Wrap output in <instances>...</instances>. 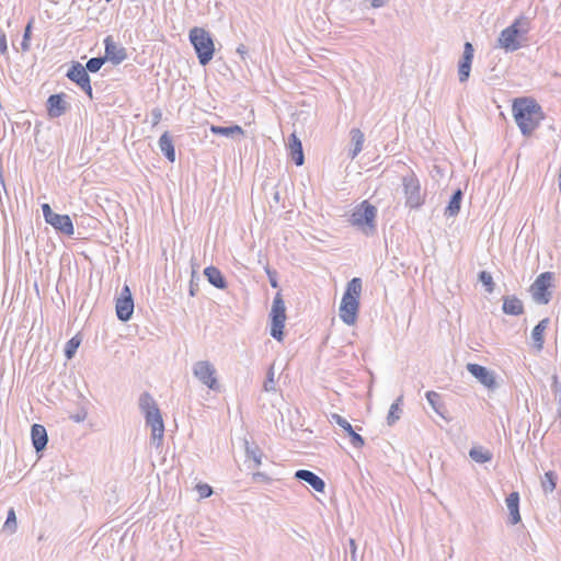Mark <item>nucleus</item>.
I'll list each match as a JSON object with an SVG mask.
<instances>
[{
	"label": "nucleus",
	"mask_w": 561,
	"mask_h": 561,
	"mask_svg": "<svg viewBox=\"0 0 561 561\" xmlns=\"http://www.w3.org/2000/svg\"><path fill=\"white\" fill-rule=\"evenodd\" d=\"M388 0H370V4L373 8H381L383 7Z\"/></svg>",
	"instance_id": "obj_47"
},
{
	"label": "nucleus",
	"mask_w": 561,
	"mask_h": 561,
	"mask_svg": "<svg viewBox=\"0 0 561 561\" xmlns=\"http://www.w3.org/2000/svg\"><path fill=\"white\" fill-rule=\"evenodd\" d=\"M210 131L215 135L233 138L236 135H243V129L239 125H232L228 127L222 126H210Z\"/></svg>",
	"instance_id": "obj_29"
},
{
	"label": "nucleus",
	"mask_w": 561,
	"mask_h": 561,
	"mask_svg": "<svg viewBox=\"0 0 561 561\" xmlns=\"http://www.w3.org/2000/svg\"><path fill=\"white\" fill-rule=\"evenodd\" d=\"M376 207L367 201H364L354 209L350 221L353 226L359 228L365 234H369L373 233L376 228Z\"/></svg>",
	"instance_id": "obj_5"
},
{
	"label": "nucleus",
	"mask_w": 561,
	"mask_h": 561,
	"mask_svg": "<svg viewBox=\"0 0 561 561\" xmlns=\"http://www.w3.org/2000/svg\"><path fill=\"white\" fill-rule=\"evenodd\" d=\"M506 506L510 512V523L515 525L520 522L519 514V495L517 492H512L506 497Z\"/></svg>",
	"instance_id": "obj_22"
},
{
	"label": "nucleus",
	"mask_w": 561,
	"mask_h": 561,
	"mask_svg": "<svg viewBox=\"0 0 561 561\" xmlns=\"http://www.w3.org/2000/svg\"><path fill=\"white\" fill-rule=\"evenodd\" d=\"M271 285H272V287L276 288V287H277V282H276V279L271 278Z\"/></svg>",
	"instance_id": "obj_51"
},
{
	"label": "nucleus",
	"mask_w": 561,
	"mask_h": 561,
	"mask_svg": "<svg viewBox=\"0 0 561 561\" xmlns=\"http://www.w3.org/2000/svg\"><path fill=\"white\" fill-rule=\"evenodd\" d=\"M43 216L47 222L56 213H54L48 204L42 205Z\"/></svg>",
	"instance_id": "obj_44"
},
{
	"label": "nucleus",
	"mask_w": 561,
	"mask_h": 561,
	"mask_svg": "<svg viewBox=\"0 0 561 561\" xmlns=\"http://www.w3.org/2000/svg\"><path fill=\"white\" fill-rule=\"evenodd\" d=\"M80 340L75 336L72 339H70L67 344H66V347H65V356L70 359L73 357L75 353L77 352L79 345H80Z\"/></svg>",
	"instance_id": "obj_36"
},
{
	"label": "nucleus",
	"mask_w": 561,
	"mask_h": 561,
	"mask_svg": "<svg viewBox=\"0 0 561 561\" xmlns=\"http://www.w3.org/2000/svg\"><path fill=\"white\" fill-rule=\"evenodd\" d=\"M253 479H254L255 481H261V480H266V479H267V477H266V474H265V473H263V472H255V473L253 474Z\"/></svg>",
	"instance_id": "obj_48"
},
{
	"label": "nucleus",
	"mask_w": 561,
	"mask_h": 561,
	"mask_svg": "<svg viewBox=\"0 0 561 561\" xmlns=\"http://www.w3.org/2000/svg\"><path fill=\"white\" fill-rule=\"evenodd\" d=\"M503 311L506 314L519 316L524 312V306L516 296H506L503 299Z\"/></svg>",
	"instance_id": "obj_25"
},
{
	"label": "nucleus",
	"mask_w": 561,
	"mask_h": 561,
	"mask_svg": "<svg viewBox=\"0 0 561 561\" xmlns=\"http://www.w3.org/2000/svg\"><path fill=\"white\" fill-rule=\"evenodd\" d=\"M469 456L478 463H484L492 459V453L482 446L472 447L469 450Z\"/></svg>",
	"instance_id": "obj_30"
},
{
	"label": "nucleus",
	"mask_w": 561,
	"mask_h": 561,
	"mask_svg": "<svg viewBox=\"0 0 561 561\" xmlns=\"http://www.w3.org/2000/svg\"><path fill=\"white\" fill-rule=\"evenodd\" d=\"M151 114H152L153 124L157 125L161 119L162 113L160 110L156 108L152 111Z\"/></svg>",
	"instance_id": "obj_46"
},
{
	"label": "nucleus",
	"mask_w": 561,
	"mask_h": 561,
	"mask_svg": "<svg viewBox=\"0 0 561 561\" xmlns=\"http://www.w3.org/2000/svg\"><path fill=\"white\" fill-rule=\"evenodd\" d=\"M104 62H105V58H102V57L91 58L88 60L84 68L87 69V71L96 72L101 69V67L104 65Z\"/></svg>",
	"instance_id": "obj_40"
},
{
	"label": "nucleus",
	"mask_w": 561,
	"mask_h": 561,
	"mask_svg": "<svg viewBox=\"0 0 561 561\" xmlns=\"http://www.w3.org/2000/svg\"><path fill=\"white\" fill-rule=\"evenodd\" d=\"M479 280L485 286V289L488 293L493 291V289H494L493 277L489 272H486V271L480 272Z\"/></svg>",
	"instance_id": "obj_39"
},
{
	"label": "nucleus",
	"mask_w": 561,
	"mask_h": 561,
	"mask_svg": "<svg viewBox=\"0 0 561 561\" xmlns=\"http://www.w3.org/2000/svg\"><path fill=\"white\" fill-rule=\"evenodd\" d=\"M402 400H403V397L400 396L397 398V400L394 402H398V408H400V404L402 403Z\"/></svg>",
	"instance_id": "obj_50"
},
{
	"label": "nucleus",
	"mask_w": 561,
	"mask_h": 561,
	"mask_svg": "<svg viewBox=\"0 0 561 561\" xmlns=\"http://www.w3.org/2000/svg\"><path fill=\"white\" fill-rule=\"evenodd\" d=\"M197 492L202 499L209 497L213 494V489L206 483H199L196 485Z\"/></svg>",
	"instance_id": "obj_42"
},
{
	"label": "nucleus",
	"mask_w": 561,
	"mask_h": 561,
	"mask_svg": "<svg viewBox=\"0 0 561 561\" xmlns=\"http://www.w3.org/2000/svg\"><path fill=\"white\" fill-rule=\"evenodd\" d=\"M68 108L67 102L61 94H53L47 100V111L50 117H60Z\"/></svg>",
	"instance_id": "obj_18"
},
{
	"label": "nucleus",
	"mask_w": 561,
	"mask_h": 561,
	"mask_svg": "<svg viewBox=\"0 0 561 561\" xmlns=\"http://www.w3.org/2000/svg\"><path fill=\"white\" fill-rule=\"evenodd\" d=\"M188 37L199 64L206 66L213 59L215 53V45L210 33L203 27L195 26L190 31Z\"/></svg>",
	"instance_id": "obj_4"
},
{
	"label": "nucleus",
	"mask_w": 561,
	"mask_h": 561,
	"mask_svg": "<svg viewBox=\"0 0 561 561\" xmlns=\"http://www.w3.org/2000/svg\"><path fill=\"white\" fill-rule=\"evenodd\" d=\"M554 275L551 272H543L537 276L529 288L533 300L538 305H547L552 298V282Z\"/></svg>",
	"instance_id": "obj_6"
},
{
	"label": "nucleus",
	"mask_w": 561,
	"mask_h": 561,
	"mask_svg": "<svg viewBox=\"0 0 561 561\" xmlns=\"http://www.w3.org/2000/svg\"><path fill=\"white\" fill-rule=\"evenodd\" d=\"M4 529H8L10 533H14L16 529V516L13 508H10L8 512L7 520L3 526Z\"/></svg>",
	"instance_id": "obj_41"
},
{
	"label": "nucleus",
	"mask_w": 561,
	"mask_h": 561,
	"mask_svg": "<svg viewBox=\"0 0 561 561\" xmlns=\"http://www.w3.org/2000/svg\"><path fill=\"white\" fill-rule=\"evenodd\" d=\"M402 186L405 196V205L410 208H419L424 203V194L421 191L419 179L413 174L402 178Z\"/></svg>",
	"instance_id": "obj_8"
},
{
	"label": "nucleus",
	"mask_w": 561,
	"mask_h": 561,
	"mask_svg": "<svg viewBox=\"0 0 561 561\" xmlns=\"http://www.w3.org/2000/svg\"><path fill=\"white\" fill-rule=\"evenodd\" d=\"M530 30V19L520 15L517 18L512 25L504 28L499 38V46L506 51H515L520 45V38L524 37Z\"/></svg>",
	"instance_id": "obj_3"
},
{
	"label": "nucleus",
	"mask_w": 561,
	"mask_h": 561,
	"mask_svg": "<svg viewBox=\"0 0 561 561\" xmlns=\"http://www.w3.org/2000/svg\"><path fill=\"white\" fill-rule=\"evenodd\" d=\"M116 314L121 321H128L134 312V300L128 286H124L116 300Z\"/></svg>",
	"instance_id": "obj_11"
},
{
	"label": "nucleus",
	"mask_w": 561,
	"mask_h": 561,
	"mask_svg": "<svg viewBox=\"0 0 561 561\" xmlns=\"http://www.w3.org/2000/svg\"><path fill=\"white\" fill-rule=\"evenodd\" d=\"M271 335L277 340L283 341L284 337V325L286 321V307L280 293H277L274 297L271 312Z\"/></svg>",
	"instance_id": "obj_7"
},
{
	"label": "nucleus",
	"mask_w": 561,
	"mask_h": 561,
	"mask_svg": "<svg viewBox=\"0 0 561 561\" xmlns=\"http://www.w3.org/2000/svg\"><path fill=\"white\" fill-rule=\"evenodd\" d=\"M461 199H462V192H461V190H457L453 194L447 207L445 208V215L450 216V217L456 216L460 210Z\"/></svg>",
	"instance_id": "obj_31"
},
{
	"label": "nucleus",
	"mask_w": 561,
	"mask_h": 561,
	"mask_svg": "<svg viewBox=\"0 0 561 561\" xmlns=\"http://www.w3.org/2000/svg\"><path fill=\"white\" fill-rule=\"evenodd\" d=\"M550 323V320L548 318H545L539 321V323L531 331V340H533V346L537 352L542 351L543 343H545V332Z\"/></svg>",
	"instance_id": "obj_20"
},
{
	"label": "nucleus",
	"mask_w": 561,
	"mask_h": 561,
	"mask_svg": "<svg viewBox=\"0 0 561 561\" xmlns=\"http://www.w3.org/2000/svg\"><path fill=\"white\" fill-rule=\"evenodd\" d=\"M194 377L210 390H217L219 383L216 376V368L209 360H198L193 364Z\"/></svg>",
	"instance_id": "obj_9"
},
{
	"label": "nucleus",
	"mask_w": 561,
	"mask_h": 561,
	"mask_svg": "<svg viewBox=\"0 0 561 561\" xmlns=\"http://www.w3.org/2000/svg\"><path fill=\"white\" fill-rule=\"evenodd\" d=\"M556 474L553 471H548L541 479V488L545 493H551L556 489Z\"/></svg>",
	"instance_id": "obj_33"
},
{
	"label": "nucleus",
	"mask_w": 561,
	"mask_h": 561,
	"mask_svg": "<svg viewBox=\"0 0 561 561\" xmlns=\"http://www.w3.org/2000/svg\"><path fill=\"white\" fill-rule=\"evenodd\" d=\"M33 22H34V20L32 19L25 27V31L23 34V39L21 42L22 51H28L31 48V34H32Z\"/></svg>",
	"instance_id": "obj_35"
},
{
	"label": "nucleus",
	"mask_w": 561,
	"mask_h": 561,
	"mask_svg": "<svg viewBox=\"0 0 561 561\" xmlns=\"http://www.w3.org/2000/svg\"><path fill=\"white\" fill-rule=\"evenodd\" d=\"M401 410L398 408V402H393L390 405L388 415H387V423L388 425H393L399 419H400Z\"/></svg>",
	"instance_id": "obj_38"
},
{
	"label": "nucleus",
	"mask_w": 561,
	"mask_h": 561,
	"mask_svg": "<svg viewBox=\"0 0 561 561\" xmlns=\"http://www.w3.org/2000/svg\"><path fill=\"white\" fill-rule=\"evenodd\" d=\"M467 370L488 389H493L495 387L493 374L484 366L469 363L467 364Z\"/></svg>",
	"instance_id": "obj_15"
},
{
	"label": "nucleus",
	"mask_w": 561,
	"mask_h": 561,
	"mask_svg": "<svg viewBox=\"0 0 561 561\" xmlns=\"http://www.w3.org/2000/svg\"><path fill=\"white\" fill-rule=\"evenodd\" d=\"M351 561H360L357 554V546L353 538L348 539Z\"/></svg>",
	"instance_id": "obj_43"
},
{
	"label": "nucleus",
	"mask_w": 561,
	"mask_h": 561,
	"mask_svg": "<svg viewBox=\"0 0 561 561\" xmlns=\"http://www.w3.org/2000/svg\"><path fill=\"white\" fill-rule=\"evenodd\" d=\"M159 148L170 162L175 161V149L168 131L161 135L159 139Z\"/></svg>",
	"instance_id": "obj_26"
},
{
	"label": "nucleus",
	"mask_w": 561,
	"mask_h": 561,
	"mask_svg": "<svg viewBox=\"0 0 561 561\" xmlns=\"http://www.w3.org/2000/svg\"><path fill=\"white\" fill-rule=\"evenodd\" d=\"M146 424L151 430L152 444L160 447L163 440L164 423L159 409L145 414Z\"/></svg>",
	"instance_id": "obj_10"
},
{
	"label": "nucleus",
	"mask_w": 561,
	"mask_h": 561,
	"mask_svg": "<svg viewBox=\"0 0 561 561\" xmlns=\"http://www.w3.org/2000/svg\"><path fill=\"white\" fill-rule=\"evenodd\" d=\"M204 275L207 280L218 289H225L227 282L222 276L221 272L215 266H208L204 270Z\"/></svg>",
	"instance_id": "obj_24"
},
{
	"label": "nucleus",
	"mask_w": 561,
	"mask_h": 561,
	"mask_svg": "<svg viewBox=\"0 0 561 561\" xmlns=\"http://www.w3.org/2000/svg\"><path fill=\"white\" fill-rule=\"evenodd\" d=\"M473 46L471 43L466 42L463 46L462 57L458 64V76L460 82H466L470 77L471 64L473 59Z\"/></svg>",
	"instance_id": "obj_14"
},
{
	"label": "nucleus",
	"mask_w": 561,
	"mask_h": 561,
	"mask_svg": "<svg viewBox=\"0 0 561 561\" xmlns=\"http://www.w3.org/2000/svg\"><path fill=\"white\" fill-rule=\"evenodd\" d=\"M139 409L144 414H147L148 412L154 411L159 408L153 397L148 392H144L139 397Z\"/></svg>",
	"instance_id": "obj_32"
},
{
	"label": "nucleus",
	"mask_w": 561,
	"mask_h": 561,
	"mask_svg": "<svg viewBox=\"0 0 561 561\" xmlns=\"http://www.w3.org/2000/svg\"><path fill=\"white\" fill-rule=\"evenodd\" d=\"M288 147L290 151L291 159L296 163V165H302L305 161L302 146L300 139L296 136V134H291L288 141Z\"/></svg>",
	"instance_id": "obj_23"
},
{
	"label": "nucleus",
	"mask_w": 561,
	"mask_h": 561,
	"mask_svg": "<svg viewBox=\"0 0 561 561\" xmlns=\"http://www.w3.org/2000/svg\"><path fill=\"white\" fill-rule=\"evenodd\" d=\"M244 48L245 47L243 45H241L240 47H238L237 50H238V53L243 54L244 53Z\"/></svg>",
	"instance_id": "obj_52"
},
{
	"label": "nucleus",
	"mask_w": 561,
	"mask_h": 561,
	"mask_svg": "<svg viewBox=\"0 0 561 561\" xmlns=\"http://www.w3.org/2000/svg\"><path fill=\"white\" fill-rule=\"evenodd\" d=\"M559 188L561 191V168H560V172H559Z\"/></svg>",
	"instance_id": "obj_53"
},
{
	"label": "nucleus",
	"mask_w": 561,
	"mask_h": 561,
	"mask_svg": "<svg viewBox=\"0 0 561 561\" xmlns=\"http://www.w3.org/2000/svg\"><path fill=\"white\" fill-rule=\"evenodd\" d=\"M105 60L108 59L113 64L118 65L126 58V50L124 47L113 42L112 37H106L105 41Z\"/></svg>",
	"instance_id": "obj_16"
},
{
	"label": "nucleus",
	"mask_w": 561,
	"mask_h": 561,
	"mask_svg": "<svg viewBox=\"0 0 561 561\" xmlns=\"http://www.w3.org/2000/svg\"><path fill=\"white\" fill-rule=\"evenodd\" d=\"M295 478L308 483L317 492H323L325 488L324 481L310 470L300 469L295 472Z\"/></svg>",
	"instance_id": "obj_17"
},
{
	"label": "nucleus",
	"mask_w": 561,
	"mask_h": 561,
	"mask_svg": "<svg viewBox=\"0 0 561 561\" xmlns=\"http://www.w3.org/2000/svg\"><path fill=\"white\" fill-rule=\"evenodd\" d=\"M192 267H193L192 273L194 274L195 273V265L193 264Z\"/></svg>",
	"instance_id": "obj_54"
},
{
	"label": "nucleus",
	"mask_w": 561,
	"mask_h": 561,
	"mask_svg": "<svg viewBox=\"0 0 561 561\" xmlns=\"http://www.w3.org/2000/svg\"><path fill=\"white\" fill-rule=\"evenodd\" d=\"M8 49L7 38L0 34V54H4Z\"/></svg>",
	"instance_id": "obj_45"
},
{
	"label": "nucleus",
	"mask_w": 561,
	"mask_h": 561,
	"mask_svg": "<svg viewBox=\"0 0 561 561\" xmlns=\"http://www.w3.org/2000/svg\"><path fill=\"white\" fill-rule=\"evenodd\" d=\"M32 443L36 451L43 450L48 442L46 428L41 424H34L31 430Z\"/></svg>",
	"instance_id": "obj_21"
},
{
	"label": "nucleus",
	"mask_w": 561,
	"mask_h": 561,
	"mask_svg": "<svg viewBox=\"0 0 561 561\" xmlns=\"http://www.w3.org/2000/svg\"><path fill=\"white\" fill-rule=\"evenodd\" d=\"M351 141H352L353 148L350 150L348 154H350L351 159H355L357 157V154L363 149L364 134L357 128L352 129L351 130Z\"/></svg>",
	"instance_id": "obj_27"
},
{
	"label": "nucleus",
	"mask_w": 561,
	"mask_h": 561,
	"mask_svg": "<svg viewBox=\"0 0 561 561\" xmlns=\"http://www.w3.org/2000/svg\"><path fill=\"white\" fill-rule=\"evenodd\" d=\"M329 421L331 423H335L336 425H339L350 436L351 444L353 447L362 448L364 446V438L354 431L353 426L346 419H344L337 413H332L329 417Z\"/></svg>",
	"instance_id": "obj_13"
},
{
	"label": "nucleus",
	"mask_w": 561,
	"mask_h": 561,
	"mask_svg": "<svg viewBox=\"0 0 561 561\" xmlns=\"http://www.w3.org/2000/svg\"><path fill=\"white\" fill-rule=\"evenodd\" d=\"M47 224L53 226L57 231L67 236L73 234V224L68 215L55 214Z\"/></svg>",
	"instance_id": "obj_19"
},
{
	"label": "nucleus",
	"mask_w": 561,
	"mask_h": 561,
	"mask_svg": "<svg viewBox=\"0 0 561 561\" xmlns=\"http://www.w3.org/2000/svg\"><path fill=\"white\" fill-rule=\"evenodd\" d=\"M515 122L524 136H529L543 118L541 107L531 99L520 98L512 106Z\"/></svg>",
	"instance_id": "obj_1"
},
{
	"label": "nucleus",
	"mask_w": 561,
	"mask_h": 561,
	"mask_svg": "<svg viewBox=\"0 0 561 561\" xmlns=\"http://www.w3.org/2000/svg\"><path fill=\"white\" fill-rule=\"evenodd\" d=\"M67 77L76 82L90 98H92V87L87 69L80 64L75 62L67 72Z\"/></svg>",
	"instance_id": "obj_12"
},
{
	"label": "nucleus",
	"mask_w": 561,
	"mask_h": 561,
	"mask_svg": "<svg viewBox=\"0 0 561 561\" xmlns=\"http://www.w3.org/2000/svg\"><path fill=\"white\" fill-rule=\"evenodd\" d=\"M275 371L274 365H272L267 370L266 380L264 381L263 388L266 392H275L276 391V382H275Z\"/></svg>",
	"instance_id": "obj_34"
},
{
	"label": "nucleus",
	"mask_w": 561,
	"mask_h": 561,
	"mask_svg": "<svg viewBox=\"0 0 561 561\" xmlns=\"http://www.w3.org/2000/svg\"><path fill=\"white\" fill-rule=\"evenodd\" d=\"M362 287V279L354 277L347 283L346 290L342 297L339 316L347 325H354L357 321Z\"/></svg>",
	"instance_id": "obj_2"
},
{
	"label": "nucleus",
	"mask_w": 561,
	"mask_h": 561,
	"mask_svg": "<svg viewBox=\"0 0 561 561\" xmlns=\"http://www.w3.org/2000/svg\"><path fill=\"white\" fill-rule=\"evenodd\" d=\"M107 2H110L111 0H106Z\"/></svg>",
	"instance_id": "obj_55"
},
{
	"label": "nucleus",
	"mask_w": 561,
	"mask_h": 561,
	"mask_svg": "<svg viewBox=\"0 0 561 561\" xmlns=\"http://www.w3.org/2000/svg\"><path fill=\"white\" fill-rule=\"evenodd\" d=\"M425 397L430 405L434 409V411L440 414V396L435 391H427Z\"/></svg>",
	"instance_id": "obj_37"
},
{
	"label": "nucleus",
	"mask_w": 561,
	"mask_h": 561,
	"mask_svg": "<svg viewBox=\"0 0 561 561\" xmlns=\"http://www.w3.org/2000/svg\"><path fill=\"white\" fill-rule=\"evenodd\" d=\"M244 450L248 459H252L254 462V468H257L262 465V450L257 445H251L248 439H244Z\"/></svg>",
	"instance_id": "obj_28"
},
{
	"label": "nucleus",
	"mask_w": 561,
	"mask_h": 561,
	"mask_svg": "<svg viewBox=\"0 0 561 561\" xmlns=\"http://www.w3.org/2000/svg\"><path fill=\"white\" fill-rule=\"evenodd\" d=\"M85 415H87L85 413H83V414H77V415L71 416V419H72L75 422L80 423V422L84 421Z\"/></svg>",
	"instance_id": "obj_49"
}]
</instances>
